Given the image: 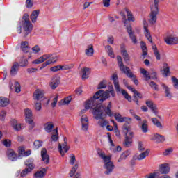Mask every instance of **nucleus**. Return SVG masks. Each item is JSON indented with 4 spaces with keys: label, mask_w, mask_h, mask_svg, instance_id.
Segmentation results:
<instances>
[{
    "label": "nucleus",
    "mask_w": 178,
    "mask_h": 178,
    "mask_svg": "<svg viewBox=\"0 0 178 178\" xmlns=\"http://www.w3.org/2000/svg\"><path fill=\"white\" fill-rule=\"evenodd\" d=\"M112 79L113 80V84H114V87L115 88V91L117 92L121 93L123 95V97L125 98V99L129 101V102H131V96L129 93H127V92L124 89H122V90L120 89V86L119 85V79L118 78V74H114L112 76Z\"/></svg>",
    "instance_id": "nucleus-7"
},
{
    "label": "nucleus",
    "mask_w": 178,
    "mask_h": 178,
    "mask_svg": "<svg viewBox=\"0 0 178 178\" xmlns=\"http://www.w3.org/2000/svg\"><path fill=\"white\" fill-rule=\"evenodd\" d=\"M133 132H129V135H126L125 136V140L123 143L124 147H127V148H129V147L131 146V143H133Z\"/></svg>",
    "instance_id": "nucleus-19"
},
{
    "label": "nucleus",
    "mask_w": 178,
    "mask_h": 178,
    "mask_svg": "<svg viewBox=\"0 0 178 178\" xmlns=\"http://www.w3.org/2000/svg\"><path fill=\"white\" fill-rule=\"evenodd\" d=\"M32 51H33V54H38V52H40V51H41V49L40 48V47L38 45H35V47H33L32 48Z\"/></svg>",
    "instance_id": "nucleus-63"
},
{
    "label": "nucleus",
    "mask_w": 178,
    "mask_h": 178,
    "mask_svg": "<svg viewBox=\"0 0 178 178\" xmlns=\"http://www.w3.org/2000/svg\"><path fill=\"white\" fill-rule=\"evenodd\" d=\"M140 47L142 48L143 56H147L148 55V49H147V44H145V42L141 41Z\"/></svg>",
    "instance_id": "nucleus-37"
},
{
    "label": "nucleus",
    "mask_w": 178,
    "mask_h": 178,
    "mask_svg": "<svg viewBox=\"0 0 178 178\" xmlns=\"http://www.w3.org/2000/svg\"><path fill=\"white\" fill-rule=\"evenodd\" d=\"M138 151H145V148L144 147V145L143 144V142H138Z\"/></svg>",
    "instance_id": "nucleus-64"
},
{
    "label": "nucleus",
    "mask_w": 178,
    "mask_h": 178,
    "mask_svg": "<svg viewBox=\"0 0 178 178\" xmlns=\"http://www.w3.org/2000/svg\"><path fill=\"white\" fill-rule=\"evenodd\" d=\"M7 156L10 161H14L17 159V154H16V152L12 149L7 150Z\"/></svg>",
    "instance_id": "nucleus-26"
},
{
    "label": "nucleus",
    "mask_w": 178,
    "mask_h": 178,
    "mask_svg": "<svg viewBox=\"0 0 178 178\" xmlns=\"http://www.w3.org/2000/svg\"><path fill=\"white\" fill-rule=\"evenodd\" d=\"M152 141H155V143H164L165 140V136L159 134H154L152 138H151Z\"/></svg>",
    "instance_id": "nucleus-21"
},
{
    "label": "nucleus",
    "mask_w": 178,
    "mask_h": 178,
    "mask_svg": "<svg viewBox=\"0 0 178 178\" xmlns=\"http://www.w3.org/2000/svg\"><path fill=\"white\" fill-rule=\"evenodd\" d=\"M140 73L143 74L146 81L151 80V75H149V72L145 70V69L140 68Z\"/></svg>",
    "instance_id": "nucleus-41"
},
{
    "label": "nucleus",
    "mask_w": 178,
    "mask_h": 178,
    "mask_svg": "<svg viewBox=\"0 0 178 178\" xmlns=\"http://www.w3.org/2000/svg\"><path fill=\"white\" fill-rule=\"evenodd\" d=\"M21 26L24 30L22 32L23 37L24 38H26V37L33 31V24L30 22V17L29 16V14H24Z\"/></svg>",
    "instance_id": "nucleus-6"
},
{
    "label": "nucleus",
    "mask_w": 178,
    "mask_h": 178,
    "mask_svg": "<svg viewBox=\"0 0 178 178\" xmlns=\"http://www.w3.org/2000/svg\"><path fill=\"white\" fill-rule=\"evenodd\" d=\"M10 123L13 129H14V130H15L16 131H20V130H22V124L17 122L16 120H10Z\"/></svg>",
    "instance_id": "nucleus-23"
},
{
    "label": "nucleus",
    "mask_w": 178,
    "mask_h": 178,
    "mask_svg": "<svg viewBox=\"0 0 178 178\" xmlns=\"http://www.w3.org/2000/svg\"><path fill=\"white\" fill-rule=\"evenodd\" d=\"M51 140L52 141H56L57 140H59V134L58 133V128L54 129L52 132Z\"/></svg>",
    "instance_id": "nucleus-42"
},
{
    "label": "nucleus",
    "mask_w": 178,
    "mask_h": 178,
    "mask_svg": "<svg viewBox=\"0 0 178 178\" xmlns=\"http://www.w3.org/2000/svg\"><path fill=\"white\" fill-rule=\"evenodd\" d=\"M25 116L26 118V121L29 123L30 129H34V121L31 119L33 118V111L26 108L25 110Z\"/></svg>",
    "instance_id": "nucleus-12"
},
{
    "label": "nucleus",
    "mask_w": 178,
    "mask_h": 178,
    "mask_svg": "<svg viewBox=\"0 0 178 178\" xmlns=\"http://www.w3.org/2000/svg\"><path fill=\"white\" fill-rule=\"evenodd\" d=\"M26 6L28 8V9L33 8V0H26Z\"/></svg>",
    "instance_id": "nucleus-62"
},
{
    "label": "nucleus",
    "mask_w": 178,
    "mask_h": 178,
    "mask_svg": "<svg viewBox=\"0 0 178 178\" xmlns=\"http://www.w3.org/2000/svg\"><path fill=\"white\" fill-rule=\"evenodd\" d=\"M151 120H152V122L153 123V124H154V126L158 127V129H160L161 130H162V129H163V126L162 125V123H161V122H159V120H158V119H156V118H151Z\"/></svg>",
    "instance_id": "nucleus-35"
},
{
    "label": "nucleus",
    "mask_w": 178,
    "mask_h": 178,
    "mask_svg": "<svg viewBox=\"0 0 178 178\" xmlns=\"http://www.w3.org/2000/svg\"><path fill=\"white\" fill-rule=\"evenodd\" d=\"M171 80L173 83V87L175 90H178V79L176 76H172Z\"/></svg>",
    "instance_id": "nucleus-46"
},
{
    "label": "nucleus",
    "mask_w": 178,
    "mask_h": 178,
    "mask_svg": "<svg viewBox=\"0 0 178 178\" xmlns=\"http://www.w3.org/2000/svg\"><path fill=\"white\" fill-rule=\"evenodd\" d=\"M51 72H59V70H62L61 65H56L50 68Z\"/></svg>",
    "instance_id": "nucleus-55"
},
{
    "label": "nucleus",
    "mask_w": 178,
    "mask_h": 178,
    "mask_svg": "<svg viewBox=\"0 0 178 178\" xmlns=\"http://www.w3.org/2000/svg\"><path fill=\"white\" fill-rule=\"evenodd\" d=\"M19 67H20L19 63H13V66L11 67L10 74L11 76H16L17 74V72H19Z\"/></svg>",
    "instance_id": "nucleus-25"
},
{
    "label": "nucleus",
    "mask_w": 178,
    "mask_h": 178,
    "mask_svg": "<svg viewBox=\"0 0 178 178\" xmlns=\"http://www.w3.org/2000/svg\"><path fill=\"white\" fill-rule=\"evenodd\" d=\"M172 152H173V149L168 148L165 149V151L163 153V155H164V156H168V155H170Z\"/></svg>",
    "instance_id": "nucleus-58"
},
{
    "label": "nucleus",
    "mask_w": 178,
    "mask_h": 178,
    "mask_svg": "<svg viewBox=\"0 0 178 178\" xmlns=\"http://www.w3.org/2000/svg\"><path fill=\"white\" fill-rule=\"evenodd\" d=\"M15 92H17V94H19V92H20L21 91V86H20V83L19 82H15Z\"/></svg>",
    "instance_id": "nucleus-59"
},
{
    "label": "nucleus",
    "mask_w": 178,
    "mask_h": 178,
    "mask_svg": "<svg viewBox=\"0 0 178 178\" xmlns=\"http://www.w3.org/2000/svg\"><path fill=\"white\" fill-rule=\"evenodd\" d=\"M148 155H149V150H146L144 152L139 154L138 156H137L136 159L138 161H143V159H145V158H147Z\"/></svg>",
    "instance_id": "nucleus-36"
},
{
    "label": "nucleus",
    "mask_w": 178,
    "mask_h": 178,
    "mask_svg": "<svg viewBox=\"0 0 178 178\" xmlns=\"http://www.w3.org/2000/svg\"><path fill=\"white\" fill-rule=\"evenodd\" d=\"M109 97V91H106L104 92L103 90H99L97 91L90 100L86 101L85 104V108L81 111L80 115L83 113H86L88 109H90V108H92V110L94 108H95L97 105V102L98 101H100L102 102V101H105V99H108V97Z\"/></svg>",
    "instance_id": "nucleus-2"
},
{
    "label": "nucleus",
    "mask_w": 178,
    "mask_h": 178,
    "mask_svg": "<svg viewBox=\"0 0 178 178\" xmlns=\"http://www.w3.org/2000/svg\"><path fill=\"white\" fill-rule=\"evenodd\" d=\"M31 162H33V160L29 159L25 163L26 166H28V167L26 168L25 169H24L21 172V173H20L21 177H24L27 176V175H29V173H31V172L33 171L35 166H34V164Z\"/></svg>",
    "instance_id": "nucleus-9"
},
{
    "label": "nucleus",
    "mask_w": 178,
    "mask_h": 178,
    "mask_svg": "<svg viewBox=\"0 0 178 178\" xmlns=\"http://www.w3.org/2000/svg\"><path fill=\"white\" fill-rule=\"evenodd\" d=\"M149 85L153 90H155L156 91H159V88L158 87V85L156 84L155 82L151 81Z\"/></svg>",
    "instance_id": "nucleus-54"
},
{
    "label": "nucleus",
    "mask_w": 178,
    "mask_h": 178,
    "mask_svg": "<svg viewBox=\"0 0 178 178\" xmlns=\"http://www.w3.org/2000/svg\"><path fill=\"white\" fill-rule=\"evenodd\" d=\"M154 6L151 8V13L149 16V23L150 24H155L156 23V15L159 13V8H158V3L159 0H154Z\"/></svg>",
    "instance_id": "nucleus-8"
},
{
    "label": "nucleus",
    "mask_w": 178,
    "mask_h": 178,
    "mask_svg": "<svg viewBox=\"0 0 178 178\" xmlns=\"http://www.w3.org/2000/svg\"><path fill=\"white\" fill-rule=\"evenodd\" d=\"M58 150L62 156L69 151V146H67V143L66 142V138H64V143L58 144Z\"/></svg>",
    "instance_id": "nucleus-16"
},
{
    "label": "nucleus",
    "mask_w": 178,
    "mask_h": 178,
    "mask_svg": "<svg viewBox=\"0 0 178 178\" xmlns=\"http://www.w3.org/2000/svg\"><path fill=\"white\" fill-rule=\"evenodd\" d=\"M45 60L47 61L45 62ZM56 60H58V57L56 56H54L52 54H44L39 58L33 60L32 63H33V65H40V63L45 62L42 64V67H46V66H48L49 65L55 63Z\"/></svg>",
    "instance_id": "nucleus-5"
},
{
    "label": "nucleus",
    "mask_w": 178,
    "mask_h": 178,
    "mask_svg": "<svg viewBox=\"0 0 178 178\" xmlns=\"http://www.w3.org/2000/svg\"><path fill=\"white\" fill-rule=\"evenodd\" d=\"M159 171L161 175H168L169 172H170V167H169V164L164 163L159 165Z\"/></svg>",
    "instance_id": "nucleus-22"
},
{
    "label": "nucleus",
    "mask_w": 178,
    "mask_h": 178,
    "mask_svg": "<svg viewBox=\"0 0 178 178\" xmlns=\"http://www.w3.org/2000/svg\"><path fill=\"white\" fill-rule=\"evenodd\" d=\"M145 104L154 115H158V106L154 101L147 99L146 100Z\"/></svg>",
    "instance_id": "nucleus-14"
},
{
    "label": "nucleus",
    "mask_w": 178,
    "mask_h": 178,
    "mask_svg": "<svg viewBox=\"0 0 178 178\" xmlns=\"http://www.w3.org/2000/svg\"><path fill=\"white\" fill-rule=\"evenodd\" d=\"M124 10L125 12H127V16L128 17L127 19H126V15L123 14V13H120V15L122 16L124 19V24H126V23L127 22V20L128 22H134L135 20L134 17H133V13H131L130 10H129V8H125Z\"/></svg>",
    "instance_id": "nucleus-15"
},
{
    "label": "nucleus",
    "mask_w": 178,
    "mask_h": 178,
    "mask_svg": "<svg viewBox=\"0 0 178 178\" xmlns=\"http://www.w3.org/2000/svg\"><path fill=\"white\" fill-rule=\"evenodd\" d=\"M101 102L98 100L97 104L95 108H93V111H92V113L93 115L94 119L98 120V119H105L106 118V115L108 116H113V112H112V102H109L108 104L106 107H104L101 105Z\"/></svg>",
    "instance_id": "nucleus-1"
},
{
    "label": "nucleus",
    "mask_w": 178,
    "mask_h": 178,
    "mask_svg": "<svg viewBox=\"0 0 178 178\" xmlns=\"http://www.w3.org/2000/svg\"><path fill=\"white\" fill-rule=\"evenodd\" d=\"M5 116H6V111L5 110H3L0 113V120L3 122V120H5Z\"/></svg>",
    "instance_id": "nucleus-61"
},
{
    "label": "nucleus",
    "mask_w": 178,
    "mask_h": 178,
    "mask_svg": "<svg viewBox=\"0 0 178 178\" xmlns=\"http://www.w3.org/2000/svg\"><path fill=\"white\" fill-rule=\"evenodd\" d=\"M33 145H34L35 149H38V148L42 147V141H41V140H35L33 143Z\"/></svg>",
    "instance_id": "nucleus-51"
},
{
    "label": "nucleus",
    "mask_w": 178,
    "mask_h": 178,
    "mask_svg": "<svg viewBox=\"0 0 178 178\" xmlns=\"http://www.w3.org/2000/svg\"><path fill=\"white\" fill-rule=\"evenodd\" d=\"M145 35L146 38H147L148 41L152 44V37H151V33L148 31V29L147 31H145Z\"/></svg>",
    "instance_id": "nucleus-52"
},
{
    "label": "nucleus",
    "mask_w": 178,
    "mask_h": 178,
    "mask_svg": "<svg viewBox=\"0 0 178 178\" xmlns=\"http://www.w3.org/2000/svg\"><path fill=\"white\" fill-rule=\"evenodd\" d=\"M98 90H101L102 88H106V83L105 81H101L97 87Z\"/></svg>",
    "instance_id": "nucleus-57"
},
{
    "label": "nucleus",
    "mask_w": 178,
    "mask_h": 178,
    "mask_svg": "<svg viewBox=\"0 0 178 178\" xmlns=\"http://www.w3.org/2000/svg\"><path fill=\"white\" fill-rule=\"evenodd\" d=\"M164 41L167 45H177L178 44V37L170 34L164 38Z\"/></svg>",
    "instance_id": "nucleus-11"
},
{
    "label": "nucleus",
    "mask_w": 178,
    "mask_h": 178,
    "mask_svg": "<svg viewBox=\"0 0 178 178\" xmlns=\"http://www.w3.org/2000/svg\"><path fill=\"white\" fill-rule=\"evenodd\" d=\"M19 65L21 67H26L29 65V61L26 58H22Z\"/></svg>",
    "instance_id": "nucleus-48"
},
{
    "label": "nucleus",
    "mask_w": 178,
    "mask_h": 178,
    "mask_svg": "<svg viewBox=\"0 0 178 178\" xmlns=\"http://www.w3.org/2000/svg\"><path fill=\"white\" fill-rule=\"evenodd\" d=\"M106 49H107L108 55L110 56V58H115V54L113 53L112 47L107 45L106 46Z\"/></svg>",
    "instance_id": "nucleus-44"
},
{
    "label": "nucleus",
    "mask_w": 178,
    "mask_h": 178,
    "mask_svg": "<svg viewBox=\"0 0 178 178\" xmlns=\"http://www.w3.org/2000/svg\"><path fill=\"white\" fill-rule=\"evenodd\" d=\"M45 175H47V169L43 168L42 170L37 171L34 174V177L35 178H44L45 177Z\"/></svg>",
    "instance_id": "nucleus-32"
},
{
    "label": "nucleus",
    "mask_w": 178,
    "mask_h": 178,
    "mask_svg": "<svg viewBox=\"0 0 178 178\" xmlns=\"http://www.w3.org/2000/svg\"><path fill=\"white\" fill-rule=\"evenodd\" d=\"M90 75V68L85 67L82 70V79L83 80H86V79H88V76Z\"/></svg>",
    "instance_id": "nucleus-39"
},
{
    "label": "nucleus",
    "mask_w": 178,
    "mask_h": 178,
    "mask_svg": "<svg viewBox=\"0 0 178 178\" xmlns=\"http://www.w3.org/2000/svg\"><path fill=\"white\" fill-rule=\"evenodd\" d=\"M97 154L102 159H103L104 162V168L105 169L104 175H112V172H113V170L115 169V165H113V162L111 161V156H106L105 154V152L99 150L97 152Z\"/></svg>",
    "instance_id": "nucleus-3"
},
{
    "label": "nucleus",
    "mask_w": 178,
    "mask_h": 178,
    "mask_svg": "<svg viewBox=\"0 0 178 178\" xmlns=\"http://www.w3.org/2000/svg\"><path fill=\"white\" fill-rule=\"evenodd\" d=\"M114 118L115 120H117V122H119L120 123H123V122L126 120V118L122 117V115H120V113H116L114 115Z\"/></svg>",
    "instance_id": "nucleus-40"
},
{
    "label": "nucleus",
    "mask_w": 178,
    "mask_h": 178,
    "mask_svg": "<svg viewBox=\"0 0 178 178\" xmlns=\"http://www.w3.org/2000/svg\"><path fill=\"white\" fill-rule=\"evenodd\" d=\"M140 127L143 133H148V121L146 120H143L141 123H140Z\"/></svg>",
    "instance_id": "nucleus-31"
},
{
    "label": "nucleus",
    "mask_w": 178,
    "mask_h": 178,
    "mask_svg": "<svg viewBox=\"0 0 178 178\" xmlns=\"http://www.w3.org/2000/svg\"><path fill=\"white\" fill-rule=\"evenodd\" d=\"M161 87L164 90L165 98H167V99H172L173 95H172V92H170V88L165 83H161Z\"/></svg>",
    "instance_id": "nucleus-18"
},
{
    "label": "nucleus",
    "mask_w": 178,
    "mask_h": 178,
    "mask_svg": "<svg viewBox=\"0 0 178 178\" xmlns=\"http://www.w3.org/2000/svg\"><path fill=\"white\" fill-rule=\"evenodd\" d=\"M121 54L126 63H129L130 62V56L127 54V50H126L124 47H121Z\"/></svg>",
    "instance_id": "nucleus-27"
},
{
    "label": "nucleus",
    "mask_w": 178,
    "mask_h": 178,
    "mask_svg": "<svg viewBox=\"0 0 178 178\" xmlns=\"http://www.w3.org/2000/svg\"><path fill=\"white\" fill-rule=\"evenodd\" d=\"M100 120L98 121L97 124L100 126V127H106L108 124H109V121L105 120V118L99 119Z\"/></svg>",
    "instance_id": "nucleus-43"
},
{
    "label": "nucleus",
    "mask_w": 178,
    "mask_h": 178,
    "mask_svg": "<svg viewBox=\"0 0 178 178\" xmlns=\"http://www.w3.org/2000/svg\"><path fill=\"white\" fill-rule=\"evenodd\" d=\"M38 15H40V10H35L32 12L30 19L32 23H35L37 22V18L38 17Z\"/></svg>",
    "instance_id": "nucleus-30"
},
{
    "label": "nucleus",
    "mask_w": 178,
    "mask_h": 178,
    "mask_svg": "<svg viewBox=\"0 0 178 178\" xmlns=\"http://www.w3.org/2000/svg\"><path fill=\"white\" fill-rule=\"evenodd\" d=\"M117 60L118 62L120 70H121V72H123V73L126 74L127 77H129V79H131L132 81H134L136 86H138V80H137L136 75L133 74V72H131V70H130L129 67H126L125 65H124L122 56H118Z\"/></svg>",
    "instance_id": "nucleus-4"
},
{
    "label": "nucleus",
    "mask_w": 178,
    "mask_h": 178,
    "mask_svg": "<svg viewBox=\"0 0 178 178\" xmlns=\"http://www.w3.org/2000/svg\"><path fill=\"white\" fill-rule=\"evenodd\" d=\"M73 67H74V64L64 65H61V70H70V69H73Z\"/></svg>",
    "instance_id": "nucleus-47"
},
{
    "label": "nucleus",
    "mask_w": 178,
    "mask_h": 178,
    "mask_svg": "<svg viewBox=\"0 0 178 178\" xmlns=\"http://www.w3.org/2000/svg\"><path fill=\"white\" fill-rule=\"evenodd\" d=\"M21 48L23 52L27 53L30 51V48L29 47V42L25 41L21 43Z\"/></svg>",
    "instance_id": "nucleus-38"
},
{
    "label": "nucleus",
    "mask_w": 178,
    "mask_h": 178,
    "mask_svg": "<svg viewBox=\"0 0 178 178\" xmlns=\"http://www.w3.org/2000/svg\"><path fill=\"white\" fill-rule=\"evenodd\" d=\"M34 109L35 111H37V112H40V111H41V109H42V105L41 102H40L38 101H35Z\"/></svg>",
    "instance_id": "nucleus-45"
},
{
    "label": "nucleus",
    "mask_w": 178,
    "mask_h": 178,
    "mask_svg": "<svg viewBox=\"0 0 178 178\" xmlns=\"http://www.w3.org/2000/svg\"><path fill=\"white\" fill-rule=\"evenodd\" d=\"M10 104V101L8 98L5 97H0V106L1 108H5L8 106Z\"/></svg>",
    "instance_id": "nucleus-29"
},
{
    "label": "nucleus",
    "mask_w": 178,
    "mask_h": 178,
    "mask_svg": "<svg viewBox=\"0 0 178 178\" xmlns=\"http://www.w3.org/2000/svg\"><path fill=\"white\" fill-rule=\"evenodd\" d=\"M123 129H124V130H126V136H129V133H132L130 131V126H129L126 124H124Z\"/></svg>",
    "instance_id": "nucleus-60"
},
{
    "label": "nucleus",
    "mask_w": 178,
    "mask_h": 178,
    "mask_svg": "<svg viewBox=\"0 0 178 178\" xmlns=\"http://www.w3.org/2000/svg\"><path fill=\"white\" fill-rule=\"evenodd\" d=\"M85 54L86 56H92L94 55V46L92 44L88 45L85 50Z\"/></svg>",
    "instance_id": "nucleus-33"
},
{
    "label": "nucleus",
    "mask_w": 178,
    "mask_h": 178,
    "mask_svg": "<svg viewBox=\"0 0 178 178\" xmlns=\"http://www.w3.org/2000/svg\"><path fill=\"white\" fill-rule=\"evenodd\" d=\"M3 144L4 147H9L10 145H12V141L9 139H5L3 140Z\"/></svg>",
    "instance_id": "nucleus-56"
},
{
    "label": "nucleus",
    "mask_w": 178,
    "mask_h": 178,
    "mask_svg": "<svg viewBox=\"0 0 178 178\" xmlns=\"http://www.w3.org/2000/svg\"><path fill=\"white\" fill-rule=\"evenodd\" d=\"M41 156L43 162L48 165L49 163V156L47 154V149L42 148L41 150Z\"/></svg>",
    "instance_id": "nucleus-24"
},
{
    "label": "nucleus",
    "mask_w": 178,
    "mask_h": 178,
    "mask_svg": "<svg viewBox=\"0 0 178 178\" xmlns=\"http://www.w3.org/2000/svg\"><path fill=\"white\" fill-rule=\"evenodd\" d=\"M71 102H72V96H68L65 99L60 100L58 102V105H60V106H62V105H69V104H70Z\"/></svg>",
    "instance_id": "nucleus-34"
},
{
    "label": "nucleus",
    "mask_w": 178,
    "mask_h": 178,
    "mask_svg": "<svg viewBox=\"0 0 178 178\" xmlns=\"http://www.w3.org/2000/svg\"><path fill=\"white\" fill-rule=\"evenodd\" d=\"M78 168H79V165L77 164H75L74 166L72 168V170L70 172V177H73V176H74V173L77 172Z\"/></svg>",
    "instance_id": "nucleus-49"
},
{
    "label": "nucleus",
    "mask_w": 178,
    "mask_h": 178,
    "mask_svg": "<svg viewBox=\"0 0 178 178\" xmlns=\"http://www.w3.org/2000/svg\"><path fill=\"white\" fill-rule=\"evenodd\" d=\"M78 168H79V165L77 164H75L74 166L72 168V170L70 172V177H73V176H74V173L77 172Z\"/></svg>",
    "instance_id": "nucleus-50"
},
{
    "label": "nucleus",
    "mask_w": 178,
    "mask_h": 178,
    "mask_svg": "<svg viewBox=\"0 0 178 178\" xmlns=\"http://www.w3.org/2000/svg\"><path fill=\"white\" fill-rule=\"evenodd\" d=\"M162 74L164 77H168L170 74V68L168 63L163 64V71Z\"/></svg>",
    "instance_id": "nucleus-28"
},
{
    "label": "nucleus",
    "mask_w": 178,
    "mask_h": 178,
    "mask_svg": "<svg viewBox=\"0 0 178 178\" xmlns=\"http://www.w3.org/2000/svg\"><path fill=\"white\" fill-rule=\"evenodd\" d=\"M60 84V76L54 75L51 77L49 82V86L51 90H56Z\"/></svg>",
    "instance_id": "nucleus-10"
},
{
    "label": "nucleus",
    "mask_w": 178,
    "mask_h": 178,
    "mask_svg": "<svg viewBox=\"0 0 178 178\" xmlns=\"http://www.w3.org/2000/svg\"><path fill=\"white\" fill-rule=\"evenodd\" d=\"M24 152H26V147L19 146L18 147V154H19V155H22L23 156Z\"/></svg>",
    "instance_id": "nucleus-53"
},
{
    "label": "nucleus",
    "mask_w": 178,
    "mask_h": 178,
    "mask_svg": "<svg viewBox=\"0 0 178 178\" xmlns=\"http://www.w3.org/2000/svg\"><path fill=\"white\" fill-rule=\"evenodd\" d=\"M44 129L46 133L54 132V129H55V125L52 122H47L44 124Z\"/></svg>",
    "instance_id": "nucleus-20"
},
{
    "label": "nucleus",
    "mask_w": 178,
    "mask_h": 178,
    "mask_svg": "<svg viewBox=\"0 0 178 178\" xmlns=\"http://www.w3.org/2000/svg\"><path fill=\"white\" fill-rule=\"evenodd\" d=\"M80 120L81 123V130H83V131H87L88 130V124H90L88 117H87L86 115H83Z\"/></svg>",
    "instance_id": "nucleus-13"
},
{
    "label": "nucleus",
    "mask_w": 178,
    "mask_h": 178,
    "mask_svg": "<svg viewBox=\"0 0 178 178\" xmlns=\"http://www.w3.org/2000/svg\"><path fill=\"white\" fill-rule=\"evenodd\" d=\"M44 94L45 92L43 90L36 89L33 92V96L34 101H40V99H42V98H44Z\"/></svg>",
    "instance_id": "nucleus-17"
}]
</instances>
